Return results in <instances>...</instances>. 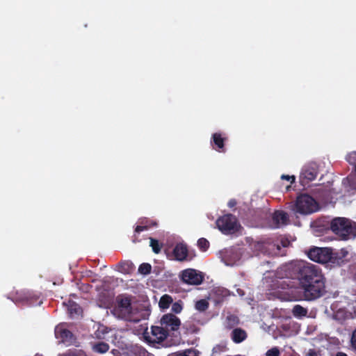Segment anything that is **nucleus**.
Segmentation results:
<instances>
[{"label": "nucleus", "instance_id": "obj_30", "mask_svg": "<svg viewBox=\"0 0 356 356\" xmlns=\"http://www.w3.org/2000/svg\"><path fill=\"white\" fill-rule=\"evenodd\" d=\"M172 304V311L175 314H179L183 309L182 302L179 300Z\"/></svg>", "mask_w": 356, "mask_h": 356}, {"label": "nucleus", "instance_id": "obj_36", "mask_svg": "<svg viewBox=\"0 0 356 356\" xmlns=\"http://www.w3.org/2000/svg\"><path fill=\"white\" fill-rule=\"evenodd\" d=\"M306 356H318L316 352L314 349H309Z\"/></svg>", "mask_w": 356, "mask_h": 356}, {"label": "nucleus", "instance_id": "obj_11", "mask_svg": "<svg viewBox=\"0 0 356 356\" xmlns=\"http://www.w3.org/2000/svg\"><path fill=\"white\" fill-rule=\"evenodd\" d=\"M289 223V216L283 210H276L272 214V224L273 228H280Z\"/></svg>", "mask_w": 356, "mask_h": 356}, {"label": "nucleus", "instance_id": "obj_18", "mask_svg": "<svg viewBox=\"0 0 356 356\" xmlns=\"http://www.w3.org/2000/svg\"><path fill=\"white\" fill-rule=\"evenodd\" d=\"M172 302V298L168 294H165L161 297L159 306L161 309H166L169 308Z\"/></svg>", "mask_w": 356, "mask_h": 356}, {"label": "nucleus", "instance_id": "obj_38", "mask_svg": "<svg viewBox=\"0 0 356 356\" xmlns=\"http://www.w3.org/2000/svg\"><path fill=\"white\" fill-rule=\"evenodd\" d=\"M336 356H348V355L343 352H338L337 353Z\"/></svg>", "mask_w": 356, "mask_h": 356}, {"label": "nucleus", "instance_id": "obj_29", "mask_svg": "<svg viewBox=\"0 0 356 356\" xmlns=\"http://www.w3.org/2000/svg\"><path fill=\"white\" fill-rule=\"evenodd\" d=\"M290 241L287 238H282L280 243L275 244L274 246H276V249L279 251L281 249V246L283 248H286L290 245Z\"/></svg>", "mask_w": 356, "mask_h": 356}, {"label": "nucleus", "instance_id": "obj_22", "mask_svg": "<svg viewBox=\"0 0 356 356\" xmlns=\"http://www.w3.org/2000/svg\"><path fill=\"white\" fill-rule=\"evenodd\" d=\"M209 304L205 299H201L195 302V307L199 312H205L209 308Z\"/></svg>", "mask_w": 356, "mask_h": 356}, {"label": "nucleus", "instance_id": "obj_14", "mask_svg": "<svg viewBox=\"0 0 356 356\" xmlns=\"http://www.w3.org/2000/svg\"><path fill=\"white\" fill-rule=\"evenodd\" d=\"M55 334L57 338H60L64 343H71L74 341V335L72 332L63 327H56Z\"/></svg>", "mask_w": 356, "mask_h": 356}, {"label": "nucleus", "instance_id": "obj_19", "mask_svg": "<svg viewBox=\"0 0 356 356\" xmlns=\"http://www.w3.org/2000/svg\"><path fill=\"white\" fill-rule=\"evenodd\" d=\"M292 313L295 317H303L307 316V309L300 305H296L293 307Z\"/></svg>", "mask_w": 356, "mask_h": 356}, {"label": "nucleus", "instance_id": "obj_3", "mask_svg": "<svg viewBox=\"0 0 356 356\" xmlns=\"http://www.w3.org/2000/svg\"><path fill=\"white\" fill-rule=\"evenodd\" d=\"M216 225L219 230L225 234L235 233L238 231V227L237 218L235 216L228 213L223 215L216 220Z\"/></svg>", "mask_w": 356, "mask_h": 356}, {"label": "nucleus", "instance_id": "obj_5", "mask_svg": "<svg viewBox=\"0 0 356 356\" xmlns=\"http://www.w3.org/2000/svg\"><path fill=\"white\" fill-rule=\"evenodd\" d=\"M308 257L319 264H327L332 259V250L329 248H311L307 252Z\"/></svg>", "mask_w": 356, "mask_h": 356}, {"label": "nucleus", "instance_id": "obj_26", "mask_svg": "<svg viewBox=\"0 0 356 356\" xmlns=\"http://www.w3.org/2000/svg\"><path fill=\"white\" fill-rule=\"evenodd\" d=\"M131 352L134 356H148L149 355V353L144 348L138 346L135 347Z\"/></svg>", "mask_w": 356, "mask_h": 356}, {"label": "nucleus", "instance_id": "obj_17", "mask_svg": "<svg viewBox=\"0 0 356 356\" xmlns=\"http://www.w3.org/2000/svg\"><path fill=\"white\" fill-rule=\"evenodd\" d=\"M141 224L143 225H137L135 228L134 232L140 233V232L147 230L151 227H156L157 226V222L154 220H146L145 222L141 221Z\"/></svg>", "mask_w": 356, "mask_h": 356}, {"label": "nucleus", "instance_id": "obj_10", "mask_svg": "<svg viewBox=\"0 0 356 356\" xmlns=\"http://www.w3.org/2000/svg\"><path fill=\"white\" fill-rule=\"evenodd\" d=\"M160 323L165 327V330L169 332L170 331H175L179 329L181 321L178 317L172 314H164L161 318Z\"/></svg>", "mask_w": 356, "mask_h": 356}, {"label": "nucleus", "instance_id": "obj_13", "mask_svg": "<svg viewBox=\"0 0 356 356\" xmlns=\"http://www.w3.org/2000/svg\"><path fill=\"white\" fill-rule=\"evenodd\" d=\"M17 297L15 300L16 302H21L28 305L33 304L39 298L37 295L34 294L32 291H23L19 293H17Z\"/></svg>", "mask_w": 356, "mask_h": 356}, {"label": "nucleus", "instance_id": "obj_21", "mask_svg": "<svg viewBox=\"0 0 356 356\" xmlns=\"http://www.w3.org/2000/svg\"><path fill=\"white\" fill-rule=\"evenodd\" d=\"M108 349L109 345L106 342H99L93 347V350L99 353H105L108 350Z\"/></svg>", "mask_w": 356, "mask_h": 356}, {"label": "nucleus", "instance_id": "obj_16", "mask_svg": "<svg viewBox=\"0 0 356 356\" xmlns=\"http://www.w3.org/2000/svg\"><path fill=\"white\" fill-rule=\"evenodd\" d=\"M248 337L246 331L241 327L234 328L231 332V339L235 343H240Z\"/></svg>", "mask_w": 356, "mask_h": 356}, {"label": "nucleus", "instance_id": "obj_4", "mask_svg": "<svg viewBox=\"0 0 356 356\" xmlns=\"http://www.w3.org/2000/svg\"><path fill=\"white\" fill-rule=\"evenodd\" d=\"M317 202L310 195L302 194L297 197L296 211L302 214H309L317 211Z\"/></svg>", "mask_w": 356, "mask_h": 356}, {"label": "nucleus", "instance_id": "obj_9", "mask_svg": "<svg viewBox=\"0 0 356 356\" xmlns=\"http://www.w3.org/2000/svg\"><path fill=\"white\" fill-rule=\"evenodd\" d=\"M151 333L152 337L145 335V338L152 343H159L163 341L169 335L168 330L161 325L160 326H152Z\"/></svg>", "mask_w": 356, "mask_h": 356}, {"label": "nucleus", "instance_id": "obj_20", "mask_svg": "<svg viewBox=\"0 0 356 356\" xmlns=\"http://www.w3.org/2000/svg\"><path fill=\"white\" fill-rule=\"evenodd\" d=\"M168 356H198L197 350L194 349H186L182 352H176L169 354Z\"/></svg>", "mask_w": 356, "mask_h": 356}, {"label": "nucleus", "instance_id": "obj_2", "mask_svg": "<svg viewBox=\"0 0 356 356\" xmlns=\"http://www.w3.org/2000/svg\"><path fill=\"white\" fill-rule=\"evenodd\" d=\"M331 230L343 240L356 235V223L346 218H335L331 221Z\"/></svg>", "mask_w": 356, "mask_h": 356}, {"label": "nucleus", "instance_id": "obj_8", "mask_svg": "<svg viewBox=\"0 0 356 356\" xmlns=\"http://www.w3.org/2000/svg\"><path fill=\"white\" fill-rule=\"evenodd\" d=\"M181 280L188 284L199 285L204 280V276L201 273L195 269L188 268L181 272Z\"/></svg>", "mask_w": 356, "mask_h": 356}, {"label": "nucleus", "instance_id": "obj_33", "mask_svg": "<svg viewBox=\"0 0 356 356\" xmlns=\"http://www.w3.org/2000/svg\"><path fill=\"white\" fill-rule=\"evenodd\" d=\"M120 267L121 268L120 272L122 273H127L129 268V264L128 262H121L119 264Z\"/></svg>", "mask_w": 356, "mask_h": 356}, {"label": "nucleus", "instance_id": "obj_6", "mask_svg": "<svg viewBox=\"0 0 356 356\" xmlns=\"http://www.w3.org/2000/svg\"><path fill=\"white\" fill-rule=\"evenodd\" d=\"M117 303L118 305L115 310L118 314L120 317L129 321H139V319L132 318L131 300L129 297H118L117 299Z\"/></svg>", "mask_w": 356, "mask_h": 356}, {"label": "nucleus", "instance_id": "obj_7", "mask_svg": "<svg viewBox=\"0 0 356 356\" xmlns=\"http://www.w3.org/2000/svg\"><path fill=\"white\" fill-rule=\"evenodd\" d=\"M318 175V168L315 163L305 165L301 170L300 175V182L302 186H305L309 183L314 180Z\"/></svg>", "mask_w": 356, "mask_h": 356}, {"label": "nucleus", "instance_id": "obj_1", "mask_svg": "<svg viewBox=\"0 0 356 356\" xmlns=\"http://www.w3.org/2000/svg\"><path fill=\"white\" fill-rule=\"evenodd\" d=\"M284 270L286 277L298 280L303 300L314 301L325 294L326 278L319 266L303 261H295L286 264Z\"/></svg>", "mask_w": 356, "mask_h": 356}, {"label": "nucleus", "instance_id": "obj_34", "mask_svg": "<svg viewBox=\"0 0 356 356\" xmlns=\"http://www.w3.org/2000/svg\"><path fill=\"white\" fill-rule=\"evenodd\" d=\"M350 343L353 348L356 351V328L353 331Z\"/></svg>", "mask_w": 356, "mask_h": 356}, {"label": "nucleus", "instance_id": "obj_27", "mask_svg": "<svg viewBox=\"0 0 356 356\" xmlns=\"http://www.w3.org/2000/svg\"><path fill=\"white\" fill-rule=\"evenodd\" d=\"M197 246L202 251H206L209 247V242L204 238H201L197 241Z\"/></svg>", "mask_w": 356, "mask_h": 356}, {"label": "nucleus", "instance_id": "obj_24", "mask_svg": "<svg viewBox=\"0 0 356 356\" xmlns=\"http://www.w3.org/2000/svg\"><path fill=\"white\" fill-rule=\"evenodd\" d=\"M152 266L148 263H143L138 267V272L142 275H148L151 273Z\"/></svg>", "mask_w": 356, "mask_h": 356}, {"label": "nucleus", "instance_id": "obj_15", "mask_svg": "<svg viewBox=\"0 0 356 356\" xmlns=\"http://www.w3.org/2000/svg\"><path fill=\"white\" fill-rule=\"evenodd\" d=\"M188 253L187 246L183 243L177 244L173 249V254L177 261H183L186 260Z\"/></svg>", "mask_w": 356, "mask_h": 356}, {"label": "nucleus", "instance_id": "obj_35", "mask_svg": "<svg viewBox=\"0 0 356 356\" xmlns=\"http://www.w3.org/2000/svg\"><path fill=\"white\" fill-rule=\"evenodd\" d=\"M281 178H282V179H285V180H287V181H291V183L294 182L295 181V179H296L294 176H290V175H282Z\"/></svg>", "mask_w": 356, "mask_h": 356}, {"label": "nucleus", "instance_id": "obj_32", "mask_svg": "<svg viewBox=\"0 0 356 356\" xmlns=\"http://www.w3.org/2000/svg\"><path fill=\"white\" fill-rule=\"evenodd\" d=\"M80 310H81V308L79 307V306L74 302H73L72 304H71L70 305L69 311L71 314H72L74 313L76 314H78L79 313Z\"/></svg>", "mask_w": 356, "mask_h": 356}, {"label": "nucleus", "instance_id": "obj_40", "mask_svg": "<svg viewBox=\"0 0 356 356\" xmlns=\"http://www.w3.org/2000/svg\"><path fill=\"white\" fill-rule=\"evenodd\" d=\"M116 352H118V351L117 350H112V353H113V354H116Z\"/></svg>", "mask_w": 356, "mask_h": 356}, {"label": "nucleus", "instance_id": "obj_37", "mask_svg": "<svg viewBox=\"0 0 356 356\" xmlns=\"http://www.w3.org/2000/svg\"><path fill=\"white\" fill-rule=\"evenodd\" d=\"M236 205V201L234 199H232L228 202V207L232 208Z\"/></svg>", "mask_w": 356, "mask_h": 356}, {"label": "nucleus", "instance_id": "obj_12", "mask_svg": "<svg viewBox=\"0 0 356 356\" xmlns=\"http://www.w3.org/2000/svg\"><path fill=\"white\" fill-rule=\"evenodd\" d=\"M227 138L222 133H214L211 136V145L213 148L218 152L225 153L226 149L225 148V142Z\"/></svg>", "mask_w": 356, "mask_h": 356}, {"label": "nucleus", "instance_id": "obj_23", "mask_svg": "<svg viewBox=\"0 0 356 356\" xmlns=\"http://www.w3.org/2000/svg\"><path fill=\"white\" fill-rule=\"evenodd\" d=\"M58 356H87V355L82 350L70 349L63 354H59Z\"/></svg>", "mask_w": 356, "mask_h": 356}, {"label": "nucleus", "instance_id": "obj_39", "mask_svg": "<svg viewBox=\"0 0 356 356\" xmlns=\"http://www.w3.org/2000/svg\"><path fill=\"white\" fill-rule=\"evenodd\" d=\"M116 352H118V351L117 350H112V353H113V354H116Z\"/></svg>", "mask_w": 356, "mask_h": 356}, {"label": "nucleus", "instance_id": "obj_28", "mask_svg": "<svg viewBox=\"0 0 356 356\" xmlns=\"http://www.w3.org/2000/svg\"><path fill=\"white\" fill-rule=\"evenodd\" d=\"M346 161L350 164L355 166L356 171V152L348 154L346 157Z\"/></svg>", "mask_w": 356, "mask_h": 356}, {"label": "nucleus", "instance_id": "obj_25", "mask_svg": "<svg viewBox=\"0 0 356 356\" xmlns=\"http://www.w3.org/2000/svg\"><path fill=\"white\" fill-rule=\"evenodd\" d=\"M150 246L154 253L158 254L161 252V247L159 243V241L153 238H150Z\"/></svg>", "mask_w": 356, "mask_h": 356}, {"label": "nucleus", "instance_id": "obj_31", "mask_svg": "<svg viewBox=\"0 0 356 356\" xmlns=\"http://www.w3.org/2000/svg\"><path fill=\"white\" fill-rule=\"evenodd\" d=\"M280 351L277 347H273L269 349L266 353V356H280Z\"/></svg>", "mask_w": 356, "mask_h": 356}]
</instances>
